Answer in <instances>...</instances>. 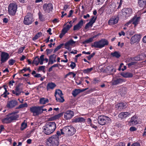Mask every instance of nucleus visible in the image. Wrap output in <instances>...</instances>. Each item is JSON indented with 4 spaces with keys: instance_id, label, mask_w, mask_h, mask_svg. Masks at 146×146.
Instances as JSON below:
<instances>
[{
    "instance_id": "f257e3e1",
    "label": "nucleus",
    "mask_w": 146,
    "mask_h": 146,
    "mask_svg": "<svg viewBox=\"0 0 146 146\" xmlns=\"http://www.w3.org/2000/svg\"><path fill=\"white\" fill-rule=\"evenodd\" d=\"M56 128L54 122H47L45 125L42 127L43 131L46 135H49L52 133Z\"/></svg>"
},
{
    "instance_id": "f03ea898",
    "label": "nucleus",
    "mask_w": 146,
    "mask_h": 146,
    "mask_svg": "<svg viewBox=\"0 0 146 146\" xmlns=\"http://www.w3.org/2000/svg\"><path fill=\"white\" fill-rule=\"evenodd\" d=\"M76 132V129L72 126H65L61 129V134L68 136L73 135Z\"/></svg>"
},
{
    "instance_id": "7ed1b4c3",
    "label": "nucleus",
    "mask_w": 146,
    "mask_h": 146,
    "mask_svg": "<svg viewBox=\"0 0 146 146\" xmlns=\"http://www.w3.org/2000/svg\"><path fill=\"white\" fill-rule=\"evenodd\" d=\"M59 138L56 135H53L47 139V146H58Z\"/></svg>"
},
{
    "instance_id": "20e7f679",
    "label": "nucleus",
    "mask_w": 146,
    "mask_h": 146,
    "mask_svg": "<svg viewBox=\"0 0 146 146\" xmlns=\"http://www.w3.org/2000/svg\"><path fill=\"white\" fill-rule=\"evenodd\" d=\"M109 42L106 39H102L98 41L94 42L91 45L92 48H101L105 45H108Z\"/></svg>"
},
{
    "instance_id": "39448f33",
    "label": "nucleus",
    "mask_w": 146,
    "mask_h": 146,
    "mask_svg": "<svg viewBox=\"0 0 146 146\" xmlns=\"http://www.w3.org/2000/svg\"><path fill=\"white\" fill-rule=\"evenodd\" d=\"M19 116L15 113H12L2 119L3 123H8L17 119Z\"/></svg>"
},
{
    "instance_id": "423d86ee",
    "label": "nucleus",
    "mask_w": 146,
    "mask_h": 146,
    "mask_svg": "<svg viewBox=\"0 0 146 146\" xmlns=\"http://www.w3.org/2000/svg\"><path fill=\"white\" fill-rule=\"evenodd\" d=\"M17 8V5L15 3H10L8 6V12L9 14L11 16H14L16 12Z\"/></svg>"
},
{
    "instance_id": "0eeeda50",
    "label": "nucleus",
    "mask_w": 146,
    "mask_h": 146,
    "mask_svg": "<svg viewBox=\"0 0 146 146\" xmlns=\"http://www.w3.org/2000/svg\"><path fill=\"white\" fill-rule=\"evenodd\" d=\"M41 107L40 106H34L30 109L31 111L33 113L34 116L38 115L42 113Z\"/></svg>"
},
{
    "instance_id": "6e6552de",
    "label": "nucleus",
    "mask_w": 146,
    "mask_h": 146,
    "mask_svg": "<svg viewBox=\"0 0 146 146\" xmlns=\"http://www.w3.org/2000/svg\"><path fill=\"white\" fill-rule=\"evenodd\" d=\"M34 21L32 15L30 14L26 16L24 19L23 23L26 25H29L31 24Z\"/></svg>"
},
{
    "instance_id": "1a4fd4ad",
    "label": "nucleus",
    "mask_w": 146,
    "mask_h": 146,
    "mask_svg": "<svg viewBox=\"0 0 146 146\" xmlns=\"http://www.w3.org/2000/svg\"><path fill=\"white\" fill-rule=\"evenodd\" d=\"M110 119L109 117L106 116H100L98 117V121L99 124L104 125L106 122L108 121Z\"/></svg>"
},
{
    "instance_id": "9d476101",
    "label": "nucleus",
    "mask_w": 146,
    "mask_h": 146,
    "mask_svg": "<svg viewBox=\"0 0 146 146\" xmlns=\"http://www.w3.org/2000/svg\"><path fill=\"white\" fill-rule=\"evenodd\" d=\"M0 56V60L1 61V63L6 62L10 57L9 54L4 52H1Z\"/></svg>"
},
{
    "instance_id": "9b49d317",
    "label": "nucleus",
    "mask_w": 146,
    "mask_h": 146,
    "mask_svg": "<svg viewBox=\"0 0 146 146\" xmlns=\"http://www.w3.org/2000/svg\"><path fill=\"white\" fill-rule=\"evenodd\" d=\"M140 17L135 16L128 22L126 23L125 25V26H128L130 24L132 23L135 26H136L138 24L140 21Z\"/></svg>"
},
{
    "instance_id": "f8f14e48",
    "label": "nucleus",
    "mask_w": 146,
    "mask_h": 146,
    "mask_svg": "<svg viewBox=\"0 0 146 146\" xmlns=\"http://www.w3.org/2000/svg\"><path fill=\"white\" fill-rule=\"evenodd\" d=\"M121 12L123 16L125 17H127L131 15L132 10L130 8H124L122 10Z\"/></svg>"
},
{
    "instance_id": "ddd939ff",
    "label": "nucleus",
    "mask_w": 146,
    "mask_h": 146,
    "mask_svg": "<svg viewBox=\"0 0 146 146\" xmlns=\"http://www.w3.org/2000/svg\"><path fill=\"white\" fill-rule=\"evenodd\" d=\"M141 35L140 34H136L132 36L130 39L131 44H133L139 42L141 38Z\"/></svg>"
},
{
    "instance_id": "4468645a",
    "label": "nucleus",
    "mask_w": 146,
    "mask_h": 146,
    "mask_svg": "<svg viewBox=\"0 0 146 146\" xmlns=\"http://www.w3.org/2000/svg\"><path fill=\"white\" fill-rule=\"evenodd\" d=\"M53 9L52 4L51 3L45 4L43 5V9L46 13H49Z\"/></svg>"
},
{
    "instance_id": "2eb2a0df",
    "label": "nucleus",
    "mask_w": 146,
    "mask_h": 146,
    "mask_svg": "<svg viewBox=\"0 0 146 146\" xmlns=\"http://www.w3.org/2000/svg\"><path fill=\"white\" fill-rule=\"evenodd\" d=\"M125 81L124 79L115 77L113 78L111 82L113 85H117Z\"/></svg>"
},
{
    "instance_id": "dca6fc26",
    "label": "nucleus",
    "mask_w": 146,
    "mask_h": 146,
    "mask_svg": "<svg viewBox=\"0 0 146 146\" xmlns=\"http://www.w3.org/2000/svg\"><path fill=\"white\" fill-rule=\"evenodd\" d=\"M17 104L18 102L16 100H12L7 102V107L9 108H12L14 107Z\"/></svg>"
},
{
    "instance_id": "f3484780",
    "label": "nucleus",
    "mask_w": 146,
    "mask_h": 146,
    "mask_svg": "<svg viewBox=\"0 0 146 146\" xmlns=\"http://www.w3.org/2000/svg\"><path fill=\"white\" fill-rule=\"evenodd\" d=\"M74 113L73 111L68 110L66 111L64 114V118L66 120L70 119L74 116Z\"/></svg>"
},
{
    "instance_id": "a211bd4d",
    "label": "nucleus",
    "mask_w": 146,
    "mask_h": 146,
    "mask_svg": "<svg viewBox=\"0 0 146 146\" xmlns=\"http://www.w3.org/2000/svg\"><path fill=\"white\" fill-rule=\"evenodd\" d=\"M75 43V42L71 39L65 44V48L70 51L72 45Z\"/></svg>"
},
{
    "instance_id": "6ab92c4d",
    "label": "nucleus",
    "mask_w": 146,
    "mask_h": 146,
    "mask_svg": "<svg viewBox=\"0 0 146 146\" xmlns=\"http://www.w3.org/2000/svg\"><path fill=\"white\" fill-rule=\"evenodd\" d=\"M119 18L117 17H112L109 21L108 24L110 25H113L116 24L118 22Z\"/></svg>"
},
{
    "instance_id": "aec40b11",
    "label": "nucleus",
    "mask_w": 146,
    "mask_h": 146,
    "mask_svg": "<svg viewBox=\"0 0 146 146\" xmlns=\"http://www.w3.org/2000/svg\"><path fill=\"white\" fill-rule=\"evenodd\" d=\"M137 123V120L135 116L132 117L130 120L128 121V125L129 126L135 125Z\"/></svg>"
},
{
    "instance_id": "412c9836",
    "label": "nucleus",
    "mask_w": 146,
    "mask_h": 146,
    "mask_svg": "<svg viewBox=\"0 0 146 146\" xmlns=\"http://www.w3.org/2000/svg\"><path fill=\"white\" fill-rule=\"evenodd\" d=\"M83 21L81 19L78 23L74 27L73 30L74 31H77L80 29L83 25Z\"/></svg>"
},
{
    "instance_id": "4be33fe9",
    "label": "nucleus",
    "mask_w": 146,
    "mask_h": 146,
    "mask_svg": "<svg viewBox=\"0 0 146 146\" xmlns=\"http://www.w3.org/2000/svg\"><path fill=\"white\" fill-rule=\"evenodd\" d=\"M127 106V104L125 102L119 103L116 105V108H117L119 110H120L122 109L125 108Z\"/></svg>"
},
{
    "instance_id": "5701e85b",
    "label": "nucleus",
    "mask_w": 146,
    "mask_h": 146,
    "mask_svg": "<svg viewBox=\"0 0 146 146\" xmlns=\"http://www.w3.org/2000/svg\"><path fill=\"white\" fill-rule=\"evenodd\" d=\"M130 115V113L128 112H123L119 113L118 117L121 119H124L129 116Z\"/></svg>"
},
{
    "instance_id": "b1692460",
    "label": "nucleus",
    "mask_w": 146,
    "mask_h": 146,
    "mask_svg": "<svg viewBox=\"0 0 146 146\" xmlns=\"http://www.w3.org/2000/svg\"><path fill=\"white\" fill-rule=\"evenodd\" d=\"M86 90V89L82 90L80 89H76L72 91V94L75 97L80 92H84Z\"/></svg>"
},
{
    "instance_id": "393cba45",
    "label": "nucleus",
    "mask_w": 146,
    "mask_h": 146,
    "mask_svg": "<svg viewBox=\"0 0 146 146\" xmlns=\"http://www.w3.org/2000/svg\"><path fill=\"white\" fill-rule=\"evenodd\" d=\"M106 70L107 73L110 74H112L115 72V69L111 66H107Z\"/></svg>"
},
{
    "instance_id": "a878e982",
    "label": "nucleus",
    "mask_w": 146,
    "mask_h": 146,
    "mask_svg": "<svg viewBox=\"0 0 146 146\" xmlns=\"http://www.w3.org/2000/svg\"><path fill=\"white\" fill-rule=\"evenodd\" d=\"M56 84L53 82H51L48 84L46 89L47 90H53L56 86Z\"/></svg>"
},
{
    "instance_id": "bb28decb",
    "label": "nucleus",
    "mask_w": 146,
    "mask_h": 146,
    "mask_svg": "<svg viewBox=\"0 0 146 146\" xmlns=\"http://www.w3.org/2000/svg\"><path fill=\"white\" fill-rule=\"evenodd\" d=\"M56 55L54 54L51 55L49 57V61L48 64H52L54 62H56Z\"/></svg>"
},
{
    "instance_id": "cd10ccee",
    "label": "nucleus",
    "mask_w": 146,
    "mask_h": 146,
    "mask_svg": "<svg viewBox=\"0 0 146 146\" xmlns=\"http://www.w3.org/2000/svg\"><path fill=\"white\" fill-rule=\"evenodd\" d=\"M85 119L82 117H76L74 118V121L75 122H84Z\"/></svg>"
},
{
    "instance_id": "c85d7f7f",
    "label": "nucleus",
    "mask_w": 146,
    "mask_h": 146,
    "mask_svg": "<svg viewBox=\"0 0 146 146\" xmlns=\"http://www.w3.org/2000/svg\"><path fill=\"white\" fill-rule=\"evenodd\" d=\"M54 95L56 98L63 96L62 91L59 89L56 90Z\"/></svg>"
},
{
    "instance_id": "c756f323",
    "label": "nucleus",
    "mask_w": 146,
    "mask_h": 146,
    "mask_svg": "<svg viewBox=\"0 0 146 146\" xmlns=\"http://www.w3.org/2000/svg\"><path fill=\"white\" fill-rule=\"evenodd\" d=\"M40 57L39 58L38 57H36L35 58L33 62V63L37 66L38 64L39 63H40Z\"/></svg>"
},
{
    "instance_id": "7c9ffc66",
    "label": "nucleus",
    "mask_w": 146,
    "mask_h": 146,
    "mask_svg": "<svg viewBox=\"0 0 146 146\" xmlns=\"http://www.w3.org/2000/svg\"><path fill=\"white\" fill-rule=\"evenodd\" d=\"M62 115L61 113H59L57 115H55L49 118V119L50 121H53L60 118Z\"/></svg>"
},
{
    "instance_id": "2f4dec72",
    "label": "nucleus",
    "mask_w": 146,
    "mask_h": 146,
    "mask_svg": "<svg viewBox=\"0 0 146 146\" xmlns=\"http://www.w3.org/2000/svg\"><path fill=\"white\" fill-rule=\"evenodd\" d=\"M48 102V99L42 98L40 100V103L41 104H44Z\"/></svg>"
},
{
    "instance_id": "473e14b6",
    "label": "nucleus",
    "mask_w": 146,
    "mask_h": 146,
    "mask_svg": "<svg viewBox=\"0 0 146 146\" xmlns=\"http://www.w3.org/2000/svg\"><path fill=\"white\" fill-rule=\"evenodd\" d=\"M93 68L92 67L90 68H87L82 70L84 74H89L90 73L91 71L93 70Z\"/></svg>"
},
{
    "instance_id": "72a5a7b5",
    "label": "nucleus",
    "mask_w": 146,
    "mask_h": 146,
    "mask_svg": "<svg viewBox=\"0 0 146 146\" xmlns=\"http://www.w3.org/2000/svg\"><path fill=\"white\" fill-rule=\"evenodd\" d=\"M44 55H42L40 56V64L42 65L43 64V61H45L46 62H48V60L47 58H44Z\"/></svg>"
},
{
    "instance_id": "f704fd0d",
    "label": "nucleus",
    "mask_w": 146,
    "mask_h": 146,
    "mask_svg": "<svg viewBox=\"0 0 146 146\" xmlns=\"http://www.w3.org/2000/svg\"><path fill=\"white\" fill-rule=\"evenodd\" d=\"M146 3V0H139L138 4L141 7H144Z\"/></svg>"
},
{
    "instance_id": "c9c22d12",
    "label": "nucleus",
    "mask_w": 146,
    "mask_h": 146,
    "mask_svg": "<svg viewBox=\"0 0 146 146\" xmlns=\"http://www.w3.org/2000/svg\"><path fill=\"white\" fill-rule=\"evenodd\" d=\"M123 77L125 78H130L132 77L133 74L132 73L129 72L124 73L121 74Z\"/></svg>"
},
{
    "instance_id": "e433bc0d",
    "label": "nucleus",
    "mask_w": 146,
    "mask_h": 146,
    "mask_svg": "<svg viewBox=\"0 0 146 146\" xmlns=\"http://www.w3.org/2000/svg\"><path fill=\"white\" fill-rule=\"evenodd\" d=\"M3 90H5V91L4 92L3 94L1 95V96L4 98H6L7 95L9 94V93L8 92L7 89L5 86H4Z\"/></svg>"
},
{
    "instance_id": "4c0bfd02",
    "label": "nucleus",
    "mask_w": 146,
    "mask_h": 146,
    "mask_svg": "<svg viewBox=\"0 0 146 146\" xmlns=\"http://www.w3.org/2000/svg\"><path fill=\"white\" fill-rule=\"evenodd\" d=\"M111 55L113 57H115L117 58H119L120 56V53L118 52L115 51L114 52L111 53Z\"/></svg>"
},
{
    "instance_id": "58836bf2",
    "label": "nucleus",
    "mask_w": 146,
    "mask_h": 146,
    "mask_svg": "<svg viewBox=\"0 0 146 146\" xmlns=\"http://www.w3.org/2000/svg\"><path fill=\"white\" fill-rule=\"evenodd\" d=\"M56 101L58 102L62 103L64 101L63 96L56 98Z\"/></svg>"
},
{
    "instance_id": "ea45409f",
    "label": "nucleus",
    "mask_w": 146,
    "mask_h": 146,
    "mask_svg": "<svg viewBox=\"0 0 146 146\" xmlns=\"http://www.w3.org/2000/svg\"><path fill=\"white\" fill-rule=\"evenodd\" d=\"M28 106V105L27 103H25L24 104L20 105L16 108L20 109L24 108H26Z\"/></svg>"
},
{
    "instance_id": "a19ab883",
    "label": "nucleus",
    "mask_w": 146,
    "mask_h": 146,
    "mask_svg": "<svg viewBox=\"0 0 146 146\" xmlns=\"http://www.w3.org/2000/svg\"><path fill=\"white\" fill-rule=\"evenodd\" d=\"M97 36V35H95L94 36L88 39L85 40V42L86 43H88L92 42V41L94 39V38L96 37Z\"/></svg>"
},
{
    "instance_id": "79ce46f5",
    "label": "nucleus",
    "mask_w": 146,
    "mask_h": 146,
    "mask_svg": "<svg viewBox=\"0 0 146 146\" xmlns=\"http://www.w3.org/2000/svg\"><path fill=\"white\" fill-rule=\"evenodd\" d=\"M27 126V123L24 122L22 123L21 124V130H23L25 129Z\"/></svg>"
},
{
    "instance_id": "37998d69",
    "label": "nucleus",
    "mask_w": 146,
    "mask_h": 146,
    "mask_svg": "<svg viewBox=\"0 0 146 146\" xmlns=\"http://www.w3.org/2000/svg\"><path fill=\"white\" fill-rule=\"evenodd\" d=\"M15 90L16 93V95L18 96L21 93V91L20 90V89L18 87L16 88Z\"/></svg>"
},
{
    "instance_id": "c03bdc74",
    "label": "nucleus",
    "mask_w": 146,
    "mask_h": 146,
    "mask_svg": "<svg viewBox=\"0 0 146 146\" xmlns=\"http://www.w3.org/2000/svg\"><path fill=\"white\" fill-rule=\"evenodd\" d=\"M92 25L93 24L89 22L86 25L85 29H88L90 27H91L92 26Z\"/></svg>"
},
{
    "instance_id": "a18cd8bd",
    "label": "nucleus",
    "mask_w": 146,
    "mask_h": 146,
    "mask_svg": "<svg viewBox=\"0 0 146 146\" xmlns=\"http://www.w3.org/2000/svg\"><path fill=\"white\" fill-rule=\"evenodd\" d=\"M97 18L95 16L93 17L92 18L90 19L89 22L90 23L93 25L95 22Z\"/></svg>"
},
{
    "instance_id": "49530a36",
    "label": "nucleus",
    "mask_w": 146,
    "mask_h": 146,
    "mask_svg": "<svg viewBox=\"0 0 146 146\" xmlns=\"http://www.w3.org/2000/svg\"><path fill=\"white\" fill-rule=\"evenodd\" d=\"M63 44H61L60 45L58 46L54 50V52H55L58 51V50L60 49L61 47L63 46Z\"/></svg>"
},
{
    "instance_id": "de8ad7c7",
    "label": "nucleus",
    "mask_w": 146,
    "mask_h": 146,
    "mask_svg": "<svg viewBox=\"0 0 146 146\" xmlns=\"http://www.w3.org/2000/svg\"><path fill=\"white\" fill-rule=\"evenodd\" d=\"M15 61L13 59H11L8 61V63L10 65H13L15 63Z\"/></svg>"
},
{
    "instance_id": "09e8293b",
    "label": "nucleus",
    "mask_w": 146,
    "mask_h": 146,
    "mask_svg": "<svg viewBox=\"0 0 146 146\" xmlns=\"http://www.w3.org/2000/svg\"><path fill=\"white\" fill-rule=\"evenodd\" d=\"M25 48V47L24 46L20 48L19 49L18 51V53H21L22 52Z\"/></svg>"
},
{
    "instance_id": "8fccbe9b",
    "label": "nucleus",
    "mask_w": 146,
    "mask_h": 146,
    "mask_svg": "<svg viewBox=\"0 0 146 146\" xmlns=\"http://www.w3.org/2000/svg\"><path fill=\"white\" fill-rule=\"evenodd\" d=\"M39 19L41 21H44V18L43 15L41 14H39Z\"/></svg>"
},
{
    "instance_id": "3c124183",
    "label": "nucleus",
    "mask_w": 146,
    "mask_h": 146,
    "mask_svg": "<svg viewBox=\"0 0 146 146\" xmlns=\"http://www.w3.org/2000/svg\"><path fill=\"white\" fill-rule=\"evenodd\" d=\"M76 64L73 62H71L70 66L72 69H74L76 66Z\"/></svg>"
},
{
    "instance_id": "603ef678",
    "label": "nucleus",
    "mask_w": 146,
    "mask_h": 146,
    "mask_svg": "<svg viewBox=\"0 0 146 146\" xmlns=\"http://www.w3.org/2000/svg\"><path fill=\"white\" fill-rule=\"evenodd\" d=\"M115 146H125V144L124 143L120 142L116 144Z\"/></svg>"
},
{
    "instance_id": "864d4df0",
    "label": "nucleus",
    "mask_w": 146,
    "mask_h": 146,
    "mask_svg": "<svg viewBox=\"0 0 146 146\" xmlns=\"http://www.w3.org/2000/svg\"><path fill=\"white\" fill-rule=\"evenodd\" d=\"M141 55H139V56H137L136 57H135V60H142V58L141 57Z\"/></svg>"
},
{
    "instance_id": "5fc2aeb1",
    "label": "nucleus",
    "mask_w": 146,
    "mask_h": 146,
    "mask_svg": "<svg viewBox=\"0 0 146 146\" xmlns=\"http://www.w3.org/2000/svg\"><path fill=\"white\" fill-rule=\"evenodd\" d=\"M95 55V53H93L92 54H91L88 56L87 57L88 59V60H90Z\"/></svg>"
},
{
    "instance_id": "6e6d98bb",
    "label": "nucleus",
    "mask_w": 146,
    "mask_h": 146,
    "mask_svg": "<svg viewBox=\"0 0 146 146\" xmlns=\"http://www.w3.org/2000/svg\"><path fill=\"white\" fill-rule=\"evenodd\" d=\"M131 146H141V145L139 143L135 142L132 144Z\"/></svg>"
},
{
    "instance_id": "4d7b16f0",
    "label": "nucleus",
    "mask_w": 146,
    "mask_h": 146,
    "mask_svg": "<svg viewBox=\"0 0 146 146\" xmlns=\"http://www.w3.org/2000/svg\"><path fill=\"white\" fill-rule=\"evenodd\" d=\"M136 128L135 127H131L129 130L131 131H133L136 130Z\"/></svg>"
},
{
    "instance_id": "13d9d810",
    "label": "nucleus",
    "mask_w": 146,
    "mask_h": 146,
    "mask_svg": "<svg viewBox=\"0 0 146 146\" xmlns=\"http://www.w3.org/2000/svg\"><path fill=\"white\" fill-rule=\"evenodd\" d=\"M68 31L64 28L62 30V34L64 35Z\"/></svg>"
},
{
    "instance_id": "bf43d9fd",
    "label": "nucleus",
    "mask_w": 146,
    "mask_h": 146,
    "mask_svg": "<svg viewBox=\"0 0 146 146\" xmlns=\"http://www.w3.org/2000/svg\"><path fill=\"white\" fill-rule=\"evenodd\" d=\"M82 80L80 79V80H77L76 81V83L77 84V85L80 84L82 83Z\"/></svg>"
},
{
    "instance_id": "052dcab7",
    "label": "nucleus",
    "mask_w": 146,
    "mask_h": 146,
    "mask_svg": "<svg viewBox=\"0 0 146 146\" xmlns=\"http://www.w3.org/2000/svg\"><path fill=\"white\" fill-rule=\"evenodd\" d=\"M90 126H91L92 128L95 129H96L97 127L95 125L92 124V123L90 125Z\"/></svg>"
},
{
    "instance_id": "680f3d73",
    "label": "nucleus",
    "mask_w": 146,
    "mask_h": 146,
    "mask_svg": "<svg viewBox=\"0 0 146 146\" xmlns=\"http://www.w3.org/2000/svg\"><path fill=\"white\" fill-rule=\"evenodd\" d=\"M8 19L6 18H5L3 19V21L4 23H6L8 22Z\"/></svg>"
},
{
    "instance_id": "e2e57ef3",
    "label": "nucleus",
    "mask_w": 146,
    "mask_h": 146,
    "mask_svg": "<svg viewBox=\"0 0 146 146\" xmlns=\"http://www.w3.org/2000/svg\"><path fill=\"white\" fill-rule=\"evenodd\" d=\"M73 13V11L72 10H70L69 11V13L68 15V17H70L71 16V15H72Z\"/></svg>"
},
{
    "instance_id": "0e129e2a",
    "label": "nucleus",
    "mask_w": 146,
    "mask_h": 146,
    "mask_svg": "<svg viewBox=\"0 0 146 146\" xmlns=\"http://www.w3.org/2000/svg\"><path fill=\"white\" fill-rule=\"evenodd\" d=\"M69 73H70V76H72L73 78H74L76 76V74L72 72H69Z\"/></svg>"
},
{
    "instance_id": "69168bd1",
    "label": "nucleus",
    "mask_w": 146,
    "mask_h": 146,
    "mask_svg": "<svg viewBox=\"0 0 146 146\" xmlns=\"http://www.w3.org/2000/svg\"><path fill=\"white\" fill-rule=\"evenodd\" d=\"M20 58L21 61H23L26 58V56L24 55H22V57Z\"/></svg>"
},
{
    "instance_id": "338daca9",
    "label": "nucleus",
    "mask_w": 146,
    "mask_h": 146,
    "mask_svg": "<svg viewBox=\"0 0 146 146\" xmlns=\"http://www.w3.org/2000/svg\"><path fill=\"white\" fill-rule=\"evenodd\" d=\"M69 6L68 5H65L63 7V10L66 11L68 7Z\"/></svg>"
},
{
    "instance_id": "774afa93",
    "label": "nucleus",
    "mask_w": 146,
    "mask_h": 146,
    "mask_svg": "<svg viewBox=\"0 0 146 146\" xmlns=\"http://www.w3.org/2000/svg\"><path fill=\"white\" fill-rule=\"evenodd\" d=\"M142 41L144 43H146V35L143 37Z\"/></svg>"
}]
</instances>
